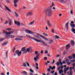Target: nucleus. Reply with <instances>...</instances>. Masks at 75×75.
Wrapping results in <instances>:
<instances>
[{
    "instance_id": "obj_35",
    "label": "nucleus",
    "mask_w": 75,
    "mask_h": 75,
    "mask_svg": "<svg viewBox=\"0 0 75 75\" xmlns=\"http://www.w3.org/2000/svg\"><path fill=\"white\" fill-rule=\"evenodd\" d=\"M52 42H53V40H50L49 44H52Z\"/></svg>"
},
{
    "instance_id": "obj_64",
    "label": "nucleus",
    "mask_w": 75,
    "mask_h": 75,
    "mask_svg": "<svg viewBox=\"0 0 75 75\" xmlns=\"http://www.w3.org/2000/svg\"><path fill=\"white\" fill-rule=\"evenodd\" d=\"M54 62H55V60H53V62H52V64H54Z\"/></svg>"
},
{
    "instance_id": "obj_51",
    "label": "nucleus",
    "mask_w": 75,
    "mask_h": 75,
    "mask_svg": "<svg viewBox=\"0 0 75 75\" xmlns=\"http://www.w3.org/2000/svg\"><path fill=\"white\" fill-rule=\"evenodd\" d=\"M44 60H47V57H44Z\"/></svg>"
},
{
    "instance_id": "obj_61",
    "label": "nucleus",
    "mask_w": 75,
    "mask_h": 75,
    "mask_svg": "<svg viewBox=\"0 0 75 75\" xmlns=\"http://www.w3.org/2000/svg\"><path fill=\"white\" fill-rule=\"evenodd\" d=\"M47 64H48V63L47 62H45V65H47Z\"/></svg>"
},
{
    "instance_id": "obj_34",
    "label": "nucleus",
    "mask_w": 75,
    "mask_h": 75,
    "mask_svg": "<svg viewBox=\"0 0 75 75\" xmlns=\"http://www.w3.org/2000/svg\"><path fill=\"white\" fill-rule=\"evenodd\" d=\"M18 0H14V3H17L18 2Z\"/></svg>"
},
{
    "instance_id": "obj_30",
    "label": "nucleus",
    "mask_w": 75,
    "mask_h": 75,
    "mask_svg": "<svg viewBox=\"0 0 75 75\" xmlns=\"http://www.w3.org/2000/svg\"><path fill=\"white\" fill-rule=\"evenodd\" d=\"M26 63H25H25L23 64V67H27V66H26Z\"/></svg>"
},
{
    "instance_id": "obj_17",
    "label": "nucleus",
    "mask_w": 75,
    "mask_h": 75,
    "mask_svg": "<svg viewBox=\"0 0 75 75\" xmlns=\"http://www.w3.org/2000/svg\"><path fill=\"white\" fill-rule=\"evenodd\" d=\"M71 47L70 45L69 44H68L66 45V50H68L69 48Z\"/></svg>"
},
{
    "instance_id": "obj_57",
    "label": "nucleus",
    "mask_w": 75,
    "mask_h": 75,
    "mask_svg": "<svg viewBox=\"0 0 75 75\" xmlns=\"http://www.w3.org/2000/svg\"><path fill=\"white\" fill-rule=\"evenodd\" d=\"M24 53H25V54L27 53V50H25L24 52Z\"/></svg>"
},
{
    "instance_id": "obj_56",
    "label": "nucleus",
    "mask_w": 75,
    "mask_h": 75,
    "mask_svg": "<svg viewBox=\"0 0 75 75\" xmlns=\"http://www.w3.org/2000/svg\"><path fill=\"white\" fill-rule=\"evenodd\" d=\"M8 23V21H6V22L4 23V24H7Z\"/></svg>"
},
{
    "instance_id": "obj_46",
    "label": "nucleus",
    "mask_w": 75,
    "mask_h": 75,
    "mask_svg": "<svg viewBox=\"0 0 75 75\" xmlns=\"http://www.w3.org/2000/svg\"><path fill=\"white\" fill-rule=\"evenodd\" d=\"M54 72H55V71L53 70L51 71V74H54Z\"/></svg>"
},
{
    "instance_id": "obj_45",
    "label": "nucleus",
    "mask_w": 75,
    "mask_h": 75,
    "mask_svg": "<svg viewBox=\"0 0 75 75\" xmlns=\"http://www.w3.org/2000/svg\"><path fill=\"white\" fill-rule=\"evenodd\" d=\"M66 61L67 62H69V59H66Z\"/></svg>"
},
{
    "instance_id": "obj_22",
    "label": "nucleus",
    "mask_w": 75,
    "mask_h": 75,
    "mask_svg": "<svg viewBox=\"0 0 75 75\" xmlns=\"http://www.w3.org/2000/svg\"><path fill=\"white\" fill-rule=\"evenodd\" d=\"M15 40H17V41H21L22 40V39H20L19 38H16L15 39Z\"/></svg>"
},
{
    "instance_id": "obj_62",
    "label": "nucleus",
    "mask_w": 75,
    "mask_h": 75,
    "mask_svg": "<svg viewBox=\"0 0 75 75\" xmlns=\"http://www.w3.org/2000/svg\"><path fill=\"white\" fill-rule=\"evenodd\" d=\"M61 66V69H62L63 68H64V67H63V66Z\"/></svg>"
},
{
    "instance_id": "obj_18",
    "label": "nucleus",
    "mask_w": 75,
    "mask_h": 75,
    "mask_svg": "<svg viewBox=\"0 0 75 75\" xmlns=\"http://www.w3.org/2000/svg\"><path fill=\"white\" fill-rule=\"evenodd\" d=\"M14 33V31H10L8 33L7 35H9L10 34H13Z\"/></svg>"
},
{
    "instance_id": "obj_52",
    "label": "nucleus",
    "mask_w": 75,
    "mask_h": 75,
    "mask_svg": "<svg viewBox=\"0 0 75 75\" xmlns=\"http://www.w3.org/2000/svg\"><path fill=\"white\" fill-rule=\"evenodd\" d=\"M71 62H67V64L68 65H69L71 64Z\"/></svg>"
},
{
    "instance_id": "obj_47",
    "label": "nucleus",
    "mask_w": 75,
    "mask_h": 75,
    "mask_svg": "<svg viewBox=\"0 0 75 75\" xmlns=\"http://www.w3.org/2000/svg\"><path fill=\"white\" fill-rule=\"evenodd\" d=\"M38 52L37 51H36L35 52V54H36V55H37L38 54Z\"/></svg>"
},
{
    "instance_id": "obj_54",
    "label": "nucleus",
    "mask_w": 75,
    "mask_h": 75,
    "mask_svg": "<svg viewBox=\"0 0 75 75\" xmlns=\"http://www.w3.org/2000/svg\"><path fill=\"white\" fill-rule=\"evenodd\" d=\"M70 13L71 14H72H72H73V12L71 10L70 11Z\"/></svg>"
},
{
    "instance_id": "obj_16",
    "label": "nucleus",
    "mask_w": 75,
    "mask_h": 75,
    "mask_svg": "<svg viewBox=\"0 0 75 75\" xmlns=\"http://www.w3.org/2000/svg\"><path fill=\"white\" fill-rule=\"evenodd\" d=\"M8 37H11L10 38H14V36L13 35H9L8 36H6V38H7Z\"/></svg>"
},
{
    "instance_id": "obj_14",
    "label": "nucleus",
    "mask_w": 75,
    "mask_h": 75,
    "mask_svg": "<svg viewBox=\"0 0 75 75\" xmlns=\"http://www.w3.org/2000/svg\"><path fill=\"white\" fill-rule=\"evenodd\" d=\"M5 7L6 8V9L8 11V12H11V10L8 8L7 6H5Z\"/></svg>"
},
{
    "instance_id": "obj_26",
    "label": "nucleus",
    "mask_w": 75,
    "mask_h": 75,
    "mask_svg": "<svg viewBox=\"0 0 75 75\" xmlns=\"http://www.w3.org/2000/svg\"><path fill=\"white\" fill-rule=\"evenodd\" d=\"M69 69V67H68L67 68L66 67L64 69V71H68V70Z\"/></svg>"
},
{
    "instance_id": "obj_37",
    "label": "nucleus",
    "mask_w": 75,
    "mask_h": 75,
    "mask_svg": "<svg viewBox=\"0 0 75 75\" xmlns=\"http://www.w3.org/2000/svg\"><path fill=\"white\" fill-rule=\"evenodd\" d=\"M55 69V66H53V67H52L51 70H53V69Z\"/></svg>"
},
{
    "instance_id": "obj_42",
    "label": "nucleus",
    "mask_w": 75,
    "mask_h": 75,
    "mask_svg": "<svg viewBox=\"0 0 75 75\" xmlns=\"http://www.w3.org/2000/svg\"><path fill=\"white\" fill-rule=\"evenodd\" d=\"M14 6L15 7H17V5L16 4V3H14Z\"/></svg>"
},
{
    "instance_id": "obj_31",
    "label": "nucleus",
    "mask_w": 75,
    "mask_h": 75,
    "mask_svg": "<svg viewBox=\"0 0 75 75\" xmlns=\"http://www.w3.org/2000/svg\"><path fill=\"white\" fill-rule=\"evenodd\" d=\"M12 30V29H11V28H8L6 29V30H7L8 31H11V30Z\"/></svg>"
},
{
    "instance_id": "obj_8",
    "label": "nucleus",
    "mask_w": 75,
    "mask_h": 75,
    "mask_svg": "<svg viewBox=\"0 0 75 75\" xmlns=\"http://www.w3.org/2000/svg\"><path fill=\"white\" fill-rule=\"evenodd\" d=\"M47 23L48 26L49 27H52V25L51 24V23L50 21H47Z\"/></svg>"
},
{
    "instance_id": "obj_27",
    "label": "nucleus",
    "mask_w": 75,
    "mask_h": 75,
    "mask_svg": "<svg viewBox=\"0 0 75 75\" xmlns=\"http://www.w3.org/2000/svg\"><path fill=\"white\" fill-rule=\"evenodd\" d=\"M23 74L25 75H27V72H26L25 71H22Z\"/></svg>"
},
{
    "instance_id": "obj_38",
    "label": "nucleus",
    "mask_w": 75,
    "mask_h": 75,
    "mask_svg": "<svg viewBox=\"0 0 75 75\" xmlns=\"http://www.w3.org/2000/svg\"><path fill=\"white\" fill-rule=\"evenodd\" d=\"M4 40V38H0V42H2L3 40Z\"/></svg>"
},
{
    "instance_id": "obj_6",
    "label": "nucleus",
    "mask_w": 75,
    "mask_h": 75,
    "mask_svg": "<svg viewBox=\"0 0 75 75\" xmlns=\"http://www.w3.org/2000/svg\"><path fill=\"white\" fill-rule=\"evenodd\" d=\"M26 35L28 37H29V38H31V39H33V40H34L35 41H37V39H36V38L31 37V36H30V35H29L27 34Z\"/></svg>"
},
{
    "instance_id": "obj_13",
    "label": "nucleus",
    "mask_w": 75,
    "mask_h": 75,
    "mask_svg": "<svg viewBox=\"0 0 75 75\" xmlns=\"http://www.w3.org/2000/svg\"><path fill=\"white\" fill-rule=\"evenodd\" d=\"M15 24L16 25H17L18 26L20 25V23H19V22L17 21H14Z\"/></svg>"
},
{
    "instance_id": "obj_21",
    "label": "nucleus",
    "mask_w": 75,
    "mask_h": 75,
    "mask_svg": "<svg viewBox=\"0 0 75 75\" xmlns=\"http://www.w3.org/2000/svg\"><path fill=\"white\" fill-rule=\"evenodd\" d=\"M41 37L43 39H44V40H46V41H48V39H47V38L43 36H41Z\"/></svg>"
},
{
    "instance_id": "obj_24",
    "label": "nucleus",
    "mask_w": 75,
    "mask_h": 75,
    "mask_svg": "<svg viewBox=\"0 0 75 75\" xmlns=\"http://www.w3.org/2000/svg\"><path fill=\"white\" fill-rule=\"evenodd\" d=\"M59 74H61V73L63 74V72H64V71L63 70L61 69L59 71Z\"/></svg>"
},
{
    "instance_id": "obj_32",
    "label": "nucleus",
    "mask_w": 75,
    "mask_h": 75,
    "mask_svg": "<svg viewBox=\"0 0 75 75\" xmlns=\"http://www.w3.org/2000/svg\"><path fill=\"white\" fill-rule=\"evenodd\" d=\"M3 33H5V34H6V35H7V33H8L6 31V30H3Z\"/></svg>"
},
{
    "instance_id": "obj_53",
    "label": "nucleus",
    "mask_w": 75,
    "mask_h": 75,
    "mask_svg": "<svg viewBox=\"0 0 75 75\" xmlns=\"http://www.w3.org/2000/svg\"><path fill=\"white\" fill-rule=\"evenodd\" d=\"M73 58H74V59H75V54H73Z\"/></svg>"
},
{
    "instance_id": "obj_23",
    "label": "nucleus",
    "mask_w": 75,
    "mask_h": 75,
    "mask_svg": "<svg viewBox=\"0 0 75 75\" xmlns=\"http://www.w3.org/2000/svg\"><path fill=\"white\" fill-rule=\"evenodd\" d=\"M7 42H4L2 44V46H4V45H7Z\"/></svg>"
},
{
    "instance_id": "obj_49",
    "label": "nucleus",
    "mask_w": 75,
    "mask_h": 75,
    "mask_svg": "<svg viewBox=\"0 0 75 75\" xmlns=\"http://www.w3.org/2000/svg\"><path fill=\"white\" fill-rule=\"evenodd\" d=\"M52 32L53 33H54L55 32L54 31V30H53V29H52Z\"/></svg>"
},
{
    "instance_id": "obj_39",
    "label": "nucleus",
    "mask_w": 75,
    "mask_h": 75,
    "mask_svg": "<svg viewBox=\"0 0 75 75\" xmlns=\"http://www.w3.org/2000/svg\"><path fill=\"white\" fill-rule=\"evenodd\" d=\"M43 35H45V36H48V35L47 33H43Z\"/></svg>"
},
{
    "instance_id": "obj_15",
    "label": "nucleus",
    "mask_w": 75,
    "mask_h": 75,
    "mask_svg": "<svg viewBox=\"0 0 75 75\" xmlns=\"http://www.w3.org/2000/svg\"><path fill=\"white\" fill-rule=\"evenodd\" d=\"M70 26L72 28H75V25L74 24H70Z\"/></svg>"
},
{
    "instance_id": "obj_59",
    "label": "nucleus",
    "mask_w": 75,
    "mask_h": 75,
    "mask_svg": "<svg viewBox=\"0 0 75 75\" xmlns=\"http://www.w3.org/2000/svg\"><path fill=\"white\" fill-rule=\"evenodd\" d=\"M70 61H71L73 62H75V60H70Z\"/></svg>"
},
{
    "instance_id": "obj_10",
    "label": "nucleus",
    "mask_w": 75,
    "mask_h": 75,
    "mask_svg": "<svg viewBox=\"0 0 75 75\" xmlns=\"http://www.w3.org/2000/svg\"><path fill=\"white\" fill-rule=\"evenodd\" d=\"M69 24V23L68 22L66 24V26L65 27V28H66L67 30H68V28L69 27V26H68Z\"/></svg>"
},
{
    "instance_id": "obj_60",
    "label": "nucleus",
    "mask_w": 75,
    "mask_h": 75,
    "mask_svg": "<svg viewBox=\"0 0 75 75\" xmlns=\"http://www.w3.org/2000/svg\"><path fill=\"white\" fill-rule=\"evenodd\" d=\"M72 65H73V67H74L75 66V63H73L72 64Z\"/></svg>"
},
{
    "instance_id": "obj_19",
    "label": "nucleus",
    "mask_w": 75,
    "mask_h": 75,
    "mask_svg": "<svg viewBox=\"0 0 75 75\" xmlns=\"http://www.w3.org/2000/svg\"><path fill=\"white\" fill-rule=\"evenodd\" d=\"M35 22V21H33L32 22L30 23L28 25H33L34 23V22Z\"/></svg>"
},
{
    "instance_id": "obj_20",
    "label": "nucleus",
    "mask_w": 75,
    "mask_h": 75,
    "mask_svg": "<svg viewBox=\"0 0 75 75\" xmlns=\"http://www.w3.org/2000/svg\"><path fill=\"white\" fill-rule=\"evenodd\" d=\"M71 45L74 46V45H75V42H74V41H71Z\"/></svg>"
},
{
    "instance_id": "obj_43",
    "label": "nucleus",
    "mask_w": 75,
    "mask_h": 75,
    "mask_svg": "<svg viewBox=\"0 0 75 75\" xmlns=\"http://www.w3.org/2000/svg\"><path fill=\"white\" fill-rule=\"evenodd\" d=\"M70 59H72V56H69L68 57Z\"/></svg>"
},
{
    "instance_id": "obj_58",
    "label": "nucleus",
    "mask_w": 75,
    "mask_h": 75,
    "mask_svg": "<svg viewBox=\"0 0 75 75\" xmlns=\"http://www.w3.org/2000/svg\"><path fill=\"white\" fill-rule=\"evenodd\" d=\"M6 1L7 3L8 4L9 3V1L8 0H6Z\"/></svg>"
},
{
    "instance_id": "obj_36",
    "label": "nucleus",
    "mask_w": 75,
    "mask_h": 75,
    "mask_svg": "<svg viewBox=\"0 0 75 75\" xmlns=\"http://www.w3.org/2000/svg\"><path fill=\"white\" fill-rule=\"evenodd\" d=\"M72 31L74 33V34H75V29H73L72 30Z\"/></svg>"
},
{
    "instance_id": "obj_33",
    "label": "nucleus",
    "mask_w": 75,
    "mask_h": 75,
    "mask_svg": "<svg viewBox=\"0 0 75 75\" xmlns=\"http://www.w3.org/2000/svg\"><path fill=\"white\" fill-rule=\"evenodd\" d=\"M25 63L26 64H27L28 67H30V64H29V63H28V62H25Z\"/></svg>"
},
{
    "instance_id": "obj_41",
    "label": "nucleus",
    "mask_w": 75,
    "mask_h": 75,
    "mask_svg": "<svg viewBox=\"0 0 75 75\" xmlns=\"http://www.w3.org/2000/svg\"><path fill=\"white\" fill-rule=\"evenodd\" d=\"M34 60L36 61H37V60H38V59H37V58H36V57H34Z\"/></svg>"
},
{
    "instance_id": "obj_2",
    "label": "nucleus",
    "mask_w": 75,
    "mask_h": 75,
    "mask_svg": "<svg viewBox=\"0 0 75 75\" xmlns=\"http://www.w3.org/2000/svg\"><path fill=\"white\" fill-rule=\"evenodd\" d=\"M22 53L21 51L20 52L19 50H17L16 51L15 53L14 54V55L16 56V55H17L18 57H20Z\"/></svg>"
},
{
    "instance_id": "obj_44",
    "label": "nucleus",
    "mask_w": 75,
    "mask_h": 75,
    "mask_svg": "<svg viewBox=\"0 0 75 75\" xmlns=\"http://www.w3.org/2000/svg\"><path fill=\"white\" fill-rule=\"evenodd\" d=\"M55 38H57V39H58V38H59V39H61V38H60L59 37L57 36H56Z\"/></svg>"
},
{
    "instance_id": "obj_9",
    "label": "nucleus",
    "mask_w": 75,
    "mask_h": 75,
    "mask_svg": "<svg viewBox=\"0 0 75 75\" xmlns=\"http://www.w3.org/2000/svg\"><path fill=\"white\" fill-rule=\"evenodd\" d=\"M32 14H33V12H29L26 14V16H31Z\"/></svg>"
},
{
    "instance_id": "obj_29",
    "label": "nucleus",
    "mask_w": 75,
    "mask_h": 75,
    "mask_svg": "<svg viewBox=\"0 0 75 75\" xmlns=\"http://www.w3.org/2000/svg\"><path fill=\"white\" fill-rule=\"evenodd\" d=\"M15 16L16 17H19V16H18V15L17 14V13H16V12H15Z\"/></svg>"
},
{
    "instance_id": "obj_4",
    "label": "nucleus",
    "mask_w": 75,
    "mask_h": 75,
    "mask_svg": "<svg viewBox=\"0 0 75 75\" xmlns=\"http://www.w3.org/2000/svg\"><path fill=\"white\" fill-rule=\"evenodd\" d=\"M25 33H26L30 34H32V35H34V32H32L30 30L28 29L25 30Z\"/></svg>"
},
{
    "instance_id": "obj_7",
    "label": "nucleus",
    "mask_w": 75,
    "mask_h": 75,
    "mask_svg": "<svg viewBox=\"0 0 75 75\" xmlns=\"http://www.w3.org/2000/svg\"><path fill=\"white\" fill-rule=\"evenodd\" d=\"M34 37H36V38H38L40 39V38L39 36H40V37H41V36H42V35H40L39 33H38L36 35H34Z\"/></svg>"
},
{
    "instance_id": "obj_55",
    "label": "nucleus",
    "mask_w": 75,
    "mask_h": 75,
    "mask_svg": "<svg viewBox=\"0 0 75 75\" xmlns=\"http://www.w3.org/2000/svg\"><path fill=\"white\" fill-rule=\"evenodd\" d=\"M51 71V69H47V71L48 72H50Z\"/></svg>"
},
{
    "instance_id": "obj_12",
    "label": "nucleus",
    "mask_w": 75,
    "mask_h": 75,
    "mask_svg": "<svg viewBox=\"0 0 75 75\" xmlns=\"http://www.w3.org/2000/svg\"><path fill=\"white\" fill-rule=\"evenodd\" d=\"M13 23V21H12V20L9 19V25H11V24Z\"/></svg>"
},
{
    "instance_id": "obj_5",
    "label": "nucleus",
    "mask_w": 75,
    "mask_h": 75,
    "mask_svg": "<svg viewBox=\"0 0 75 75\" xmlns=\"http://www.w3.org/2000/svg\"><path fill=\"white\" fill-rule=\"evenodd\" d=\"M36 41V42H41L44 45H47V44L46 43H45L44 42V41L41 40H39L38 39H37Z\"/></svg>"
},
{
    "instance_id": "obj_25",
    "label": "nucleus",
    "mask_w": 75,
    "mask_h": 75,
    "mask_svg": "<svg viewBox=\"0 0 75 75\" xmlns=\"http://www.w3.org/2000/svg\"><path fill=\"white\" fill-rule=\"evenodd\" d=\"M22 51H23V52H24V51H25V47H23V48H22L21 49Z\"/></svg>"
},
{
    "instance_id": "obj_3",
    "label": "nucleus",
    "mask_w": 75,
    "mask_h": 75,
    "mask_svg": "<svg viewBox=\"0 0 75 75\" xmlns=\"http://www.w3.org/2000/svg\"><path fill=\"white\" fill-rule=\"evenodd\" d=\"M74 69V67H70L69 69V71L67 72V75H73V71L72 69Z\"/></svg>"
},
{
    "instance_id": "obj_28",
    "label": "nucleus",
    "mask_w": 75,
    "mask_h": 75,
    "mask_svg": "<svg viewBox=\"0 0 75 75\" xmlns=\"http://www.w3.org/2000/svg\"><path fill=\"white\" fill-rule=\"evenodd\" d=\"M30 49H31L30 47H29V48H28L26 49V51L28 52H29L30 51Z\"/></svg>"
},
{
    "instance_id": "obj_63",
    "label": "nucleus",
    "mask_w": 75,
    "mask_h": 75,
    "mask_svg": "<svg viewBox=\"0 0 75 75\" xmlns=\"http://www.w3.org/2000/svg\"><path fill=\"white\" fill-rule=\"evenodd\" d=\"M36 65L37 67H38V64L37 63H36Z\"/></svg>"
},
{
    "instance_id": "obj_11",
    "label": "nucleus",
    "mask_w": 75,
    "mask_h": 75,
    "mask_svg": "<svg viewBox=\"0 0 75 75\" xmlns=\"http://www.w3.org/2000/svg\"><path fill=\"white\" fill-rule=\"evenodd\" d=\"M60 64L61 65V66H62V62H61L59 63V62H57L56 63V65H57V66H59V65Z\"/></svg>"
},
{
    "instance_id": "obj_1",
    "label": "nucleus",
    "mask_w": 75,
    "mask_h": 75,
    "mask_svg": "<svg viewBox=\"0 0 75 75\" xmlns=\"http://www.w3.org/2000/svg\"><path fill=\"white\" fill-rule=\"evenodd\" d=\"M45 13L47 15L48 17H51L52 14V11L50 9H47L44 11Z\"/></svg>"
},
{
    "instance_id": "obj_50",
    "label": "nucleus",
    "mask_w": 75,
    "mask_h": 75,
    "mask_svg": "<svg viewBox=\"0 0 75 75\" xmlns=\"http://www.w3.org/2000/svg\"><path fill=\"white\" fill-rule=\"evenodd\" d=\"M30 72H32V73H34V71H33V70H31V69H30Z\"/></svg>"
},
{
    "instance_id": "obj_40",
    "label": "nucleus",
    "mask_w": 75,
    "mask_h": 75,
    "mask_svg": "<svg viewBox=\"0 0 75 75\" xmlns=\"http://www.w3.org/2000/svg\"><path fill=\"white\" fill-rule=\"evenodd\" d=\"M54 6V4L53 2L52 3V5L50 6V8H51V7H52Z\"/></svg>"
},
{
    "instance_id": "obj_48",
    "label": "nucleus",
    "mask_w": 75,
    "mask_h": 75,
    "mask_svg": "<svg viewBox=\"0 0 75 75\" xmlns=\"http://www.w3.org/2000/svg\"><path fill=\"white\" fill-rule=\"evenodd\" d=\"M60 69H61V68L60 67H59L57 68L58 71H59V70H60Z\"/></svg>"
}]
</instances>
